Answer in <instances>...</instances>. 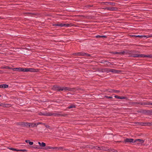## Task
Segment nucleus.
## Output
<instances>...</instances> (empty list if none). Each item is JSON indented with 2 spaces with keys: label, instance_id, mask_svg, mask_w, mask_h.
Here are the masks:
<instances>
[{
  "label": "nucleus",
  "instance_id": "1",
  "mask_svg": "<svg viewBox=\"0 0 152 152\" xmlns=\"http://www.w3.org/2000/svg\"><path fill=\"white\" fill-rule=\"evenodd\" d=\"M12 70L14 71H22L23 72H36L37 70L35 69L32 68H23L21 67L14 68L12 69Z\"/></svg>",
  "mask_w": 152,
  "mask_h": 152
},
{
  "label": "nucleus",
  "instance_id": "2",
  "mask_svg": "<svg viewBox=\"0 0 152 152\" xmlns=\"http://www.w3.org/2000/svg\"><path fill=\"white\" fill-rule=\"evenodd\" d=\"M132 57H147L149 58H152V55H145L143 54H136L133 55L132 56Z\"/></svg>",
  "mask_w": 152,
  "mask_h": 152
},
{
  "label": "nucleus",
  "instance_id": "3",
  "mask_svg": "<svg viewBox=\"0 0 152 152\" xmlns=\"http://www.w3.org/2000/svg\"><path fill=\"white\" fill-rule=\"evenodd\" d=\"M53 90L58 91H62L63 90H68L67 88H64L63 87H60L57 86H54L53 88Z\"/></svg>",
  "mask_w": 152,
  "mask_h": 152
},
{
  "label": "nucleus",
  "instance_id": "4",
  "mask_svg": "<svg viewBox=\"0 0 152 152\" xmlns=\"http://www.w3.org/2000/svg\"><path fill=\"white\" fill-rule=\"evenodd\" d=\"M53 114L50 112H45L44 113H39V115H45L46 116H52Z\"/></svg>",
  "mask_w": 152,
  "mask_h": 152
},
{
  "label": "nucleus",
  "instance_id": "5",
  "mask_svg": "<svg viewBox=\"0 0 152 152\" xmlns=\"http://www.w3.org/2000/svg\"><path fill=\"white\" fill-rule=\"evenodd\" d=\"M107 72H111L114 73H118L120 72V71L115 69H107Z\"/></svg>",
  "mask_w": 152,
  "mask_h": 152
},
{
  "label": "nucleus",
  "instance_id": "6",
  "mask_svg": "<svg viewBox=\"0 0 152 152\" xmlns=\"http://www.w3.org/2000/svg\"><path fill=\"white\" fill-rule=\"evenodd\" d=\"M47 149H50L53 150H59L62 148L61 147H52L51 146H47L46 147Z\"/></svg>",
  "mask_w": 152,
  "mask_h": 152
},
{
  "label": "nucleus",
  "instance_id": "7",
  "mask_svg": "<svg viewBox=\"0 0 152 152\" xmlns=\"http://www.w3.org/2000/svg\"><path fill=\"white\" fill-rule=\"evenodd\" d=\"M20 125L23 127H29V123L27 122H21Z\"/></svg>",
  "mask_w": 152,
  "mask_h": 152
},
{
  "label": "nucleus",
  "instance_id": "8",
  "mask_svg": "<svg viewBox=\"0 0 152 152\" xmlns=\"http://www.w3.org/2000/svg\"><path fill=\"white\" fill-rule=\"evenodd\" d=\"M105 9L107 10L110 11H115L117 10V9L116 7H107L105 8Z\"/></svg>",
  "mask_w": 152,
  "mask_h": 152
},
{
  "label": "nucleus",
  "instance_id": "9",
  "mask_svg": "<svg viewBox=\"0 0 152 152\" xmlns=\"http://www.w3.org/2000/svg\"><path fill=\"white\" fill-rule=\"evenodd\" d=\"M70 26V24L68 23L64 24L62 23H59V26L60 27H68Z\"/></svg>",
  "mask_w": 152,
  "mask_h": 152
},
{
  "label": "nucleus",
  "instance_id": "10",
  "mask_svg": "<svg viewBox=\"0 0 152 152\" xmlns=\"http://www.w3.org/2000/svg\"><path fill=\"white\" fill-rule=\"evenodd\" d=\"M123 142L126 143V142H134V140L132 139L126 138Z\"/></svg>",
  "mask_w": 152,
  "mask_h": 152
},
{
  "label": "nucleus",
  "instance_id": "11",
  "mask_svg": "<svg viewBox=\"0 0 152 152\" xmlns=\"http://www.w3.org/2000/svg\"><path fill=\"white\" fill-rule=\"evenodd\" d=\"M30 126L32 127L37 126L36 123H29V127Z\"/></svg>",
  "mask_w": 152,
  "mask_h": 152
},
{
  "label": "nucleus",
  "instance_id": "12",
  "mask_svg": "<svg viewBox=\"0 0 152 152\" xmlns=\"http://www.w3.org/2000/svg\"><path fill=\"white\" fill-rule=\"evenodd\" d=\"M8 87V86L6 84H2L0 85V88H7Z\"/></svg>",
  "mask_w": 152,
  "mask_h": 152
},
{
  "label": "nucleus",
  "instance_id": "13",
  "mask_svg": "<svg viewBox=\"0 0 152 152\" xmlns=\"http://www.w3.org/2000/svg\"><path fill=\"white\" fill-rule=\"evenodd\" d=\"M89 148H91V149H92L93 148H95L96 149H102V148H102L101 147L97 146H90Z\"/></svg>",
  "mask_w": 152,
  "mask_h": 152
},
{
  "label": "nucleus",
  "instance_id": "14",
  "mask_svg": "<svg viewBox=\"0 0 152 152\" xmlns=\"http://www.w3.org/2000/svg\"><path fill=\"white\" fill-rule=\"evenodd\" d=\"M105 4H109L110 5L113 6H115V3L114 2H104Z\"/></svg>",
  "mask_w": 152,
  "mask_h": 152
},
{
  "label": "nucleus",
  "instance_id": "15",
  "mask_svg": "<svg viewBox=\"0 0 152 152\" xmlns=\"http://www.w3.org/2000/svg\"><path fill=\"white\" fill-rule=\"evenodd\" d=\"M115 97L118 99H125V97L124 96H115Z\"/></svg>",
  "mask_w": 152,
  "mask_h": 152
},
{
  "label": "nucleus",
  "instance_id": "16",
  "mask_svg": "<svg viewBox=\"0 0 152 152\" xmlns=\"http://www.w3.org/2000/svg\"><path fill=\"white\" fill-rule=\"evenodd\" d=\"M139 141L141 143H143L144 142V140H141L140 139H137L135 140V141L134 142H135L137 141Z\"/></svg>",
  "mask_w": 152,
  "mask_h": 152
},
{
  "label": "nucleus",
  "instance_id": "17",
  "mask_svg": "<svg viewBox=\"0 0 152 152\" xmlns=\"http://www.w3.org/2000/svg\"><path fill=\"white\" fill-rule=\"evenodd\" d=\"M77 54L78 56H85V55H86V53H77Z\"/></svg>",
  "mask_w": 152,
  "mask_h": 152
},
{
  "label": "nucleus",
  "instance_id": "18",
  "mask_svg": "<svg viewBox=\"0 0 152 152\" xmlns=\"http://www.w3.org/2000/svg\"><path fill=\"white\" fill-rule=\"evenodd\" d=\"M75 105L74 104H71L68 107V109H70L72 108H75Z\"/></svg>",
  "mask_w": 152,
  "mask_h": 152
},
{
  "label": "nucleus",
  "instance_id": "19",
  "mask_svg": "<svg viewBox=\"0 0 152 152\" xmlns=\"http://www.w3.org/2000/svg\"><path fill=\"white\" fill-rule=\"evenodd\" d=\"M9 149L11 150H12V151H20V150H18L16 149H15L14 148H9ZM22 151V150H20V151Z\"/></svg>",
  "mask_w": 152,
  "mask_h": 152
},
{
  "label": "nucleus",
  "instance_id": "20",
  "mask_svg": "<svg viewBox=\"0 0 152 152\" xmlns=\"http://www.w3.org/2000/svg\"><path fill=\"white\" fill-rule=\"evenodd\" d=\"M112 53L114 54H121L123 53L122 52H112Z\"/></svg>",
  "mask_w": 152,
  "mask_h": 152
},
{
  "label": "nucleus",
  "instance_id": "21",
  "mask_svg": "<svg viewBox=\"0 0 152 152\" xmlns=\"http://www.w3.org/2000/svg\"><path fill=\"white\" fill-rule=\"evenodd\" d=\"M46 145V144L45 143L42 142L41 143V146L42 147H45Z\"/></svg>",
  "mask_w": 152,
  "mask_h": 152
},
{
  "label": "nucleus",
  "instance_id": "22",
  "mask_svg": "<svg viewBox=\"0 0 152 152\" xmlns=\"http://www.w3.org/2000/svg\"><path fill=\"white\" fill-rule=\"evenodd\" d=\"M109 91L112 92H118V90H111L110 91Z\"/></svg>",
  "mask_w": 152,
  "mask_h": 152
},
{
  "label": "nucleus",
  "instance_id": "23",
  "mask_svg": "<svg viewBox=\"0 0 152 152\" xmlns=\"http://www.w3.org/2000/svg\"><path fill=\"white\" fill-rule=\"evenodd\" d=\"M136 37H145V36H143V35H136L135 36Z\"/></svg>",
  "mask_w": 152,
  "mask_h": 152
},
{
  "label": "nucleus",
  "instance_id": "24",
  "mask_svg": "<svg viewBox=\"0 0 152 152\" xmlns=\"http://www.w3.org/2000/svg\"><path fill=\"white\" fill-rule=\"evenodd\" d=\"M54 26H59V23H55L53 24Z\"/></svg>",
  "mask_w": 152,
  "mask_h": 152
},
{
  "label": "nucleus",
  "instance_id": "25",
  "mask_svg": "<svg viewBox=\"0 0 152 152\" xmlns=\"http://www.w3.org/2000/svg\"><path fill=\"white\" fill-rule=\"evenodd\" d=\"M28 143H29V144L30 145H32L33 144V142H30V141H29Z\"/></svg>",
  "mask_w": 152,
  "mask_h": 152
},
{
  "label": "nucleus",
  "instance_id": "26",
  "mask_svg": "<svg viewBox=\"0 0 152 152\" xmlns=\"http://www.w3.org/2000/svg\"><path fill=\"white\" fill-rule=\"evenodd\" d=\"M43 124V123H40V122H38V123H36L37 126L38 125L40 124Z\"/></svg>",
  "mask_w": 152,
  "mask_h": 152
},
{
  "label": "nucleus",
  "instance_id": "27",
  "mask_svg": "<svg viewBox=\"0 0 152 152\" xmlns=\"http://www.w3.org/2000/svg\"><path fill=\"white\" fill-rule=\"evenodd\" d=\"M0 106L4 107V104L2 103H0Z\"/></svg>",
  "mask_w": 152,
  "mask_h": 152
},
{
  "label": "nucleus",
  "instance_id": "28",
  "mask_svg": "<svg viewBox=\"0 0 152 152\" xmlns=\"http://www.w3.org/2000/svg\"><path fill=\"white\" fill-rule=\"evenodd\" d=\"M101 36L100 35H97L96 36V37L97 38H101Z\"/></svg>",
  "mask_w": 152,
  "mask_h": 152
},
{
  "label": "nucleus",
  "instance_id": "29",
  "mask_svg": "<svg viewBox=\"0 0 152 152\" xmlns=\"http://www.w3.org/2000/svg\"><path fill=\"white\" fill-rule=\"evenodd\" d=\"M103 37L106 38V36H104V35L101 36V38H103Z\"/></svg>",
  "mask_w": 152,
  "mask_h": 152
},
{
  "label": "nucleus",
  "instance_id": "30",
  "mask_svg": "<svg viewBox=\"0 0 152 152\" xmlns=\"http://www.w3.org/2000/svg\"><path fill=\"white\" fill-rule=\"evenodd\" d=\"M29 140H25V142L27 143L29 142Z\"/></svg>",
  "mask_w": 152,
  "mask_h": 152
},
{
  "label": "nucleus",
  "instance_id": "31",
  "mask_svg": "<svg viewBox=\"0 0 152 152\" xmlns=\"http://www.w3.org/2000/svg\"><path fill=\"white\" fill-rule=\"evenodd\" d=\"M38 144L40 146L41 145V143L40 142H38Z\"/></svg>",
  "mask_w": 152,
  "mask_h": 152
},
{
  "label": "nucleus",
  "instance_id": "32",
  "mask_svg": "<svg viewBox=\"0 0 152 152\" xmlns=\"http://www.w3.org/2000/svg\"><path fill=\"white\" fill-rule=\"evenodd\" d=\"M107 97L108 98H112V97H110V96H109V97H108V96H107Z\"/></svg>",
  "mask_w": 152,
  "mask_h": 152
},
{
  "label": "nucleus",
  "instance_id": "33",
  "mask_svg": "<svg viewBox=\"0 0 152 152\" xmlns=\"http://www.w3.org/2000/svg\"><path fill=\"white\" fill-rule=\"evenodd\" d=\"M85 55L87 56H89V55H88V54H86V55Z\"/></svg>",
  "mask_w": 152,
  "mask_h": 152
},
{
  "label": "nucleus",
  "instance_id": "34",
  "mask_svg": "<svg viewBox=\"0 0 152 152\" xmlns=\"http://www.w3.org/2000/svg\"><path fill=\"white\" fill-rule=\"evenodd\" d=\"M1 96L0 95V97H1Z\"/></svg>",
  "mask_w": 152,
  "mask_h": 152
},
{
  "label": "nucleus",
  "instance_id": "35",
  "mask_svg": "<svg viewBox=\"0 0 152 152\" xmlns=\"http://www.w3.org/2000/svg\"><path fill=\"white\" fill-rule=\"evenodd\" d=\"M38 148V149H39V148Z\"/></svg>",
  "mask_w": 152,
  "mask_h": 152
}]
</instances>
